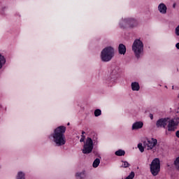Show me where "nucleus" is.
<instances>
[{
	"label": "nucleus",
	"instance_id": "393cba45",
	"mask_svg": "<svg viewBox=\"0 0 179 179\" xmlns=\"http://www.w3.org/2000/svg\"><path fill=\"white\" fill-rule=\"evenodd\" d=\"M175 34H176L177 36H179V24L175 29Z\"/></svg>",
	"mask_w": 179,
	"mask_h": 179
},
{
	"label": "nucleus",
	"instance_id": "f257e3e1",
	"mask_svg": "<svg viewBox=\"0 0 179 179\" xmlns=\"http://www.w3.org/2000/svg\"><path fill=\"white\" fill-rule=\"evenodd\" d=\"M66 127L64 125L59 126L53 129V131L48 136V139L52 142L57 148H61L66 144Z\"/></svg>",
	"mask_w": 179,
	"mask_h": 179
},
{
	"label": "nucleus",
	"instance_id": "39448f33",
	"mask_svg": "<svg viewBox=\"0 0 179 179\" xmlns=\"http://www.w3.org/2000/svg\"><path fill=\"white\" fill-rule=\"evenodd\" d=\"M120 68L113 67L110 71L109 76L106 80V83L111 86L115 83L120 76Z\"/></svg>",
	"mask_w": 179,
	"mask_h": 179
},
{
	"label": "nucleus",
	"instance_id": "ddd939ff",
	"mask_svg": "<svg viewBox=\"0 0 179 179\" xmlns=\"http://www.w3.org/2000/svg\"><path fill=\"white\" fill-rule=\"evenodd\" d=\"M143 128V122L137 121L133 123L131 126L132 131H138V129H141Z\"/></svg>",
	"mask_w": 179,
	"mask_h": 179
},
{
	"label": "nucleus",
	"instance_id": "c85d7f7f",
	"mask_svg": "<svg viewBox=\"0 0 179 179\" xmlns=\"http://www.w3.org/2000/svg\"><path fill=\"white\" fill-rule=\"evenodd\" d=\"M83 135H85V131H82V136H83Z\"/></svg>",
	"mask_w": 179,
	"mask_h": 179
},
{
	"label": "nucleus",
	"instance_id": "473e14b6",
	"mask_svg": "<svg viewBox=\"0 0 179 179\" xmlns=\"http://www.w3.org/2000/svg\"><path fill=\"white\" fill-rule=\"evenodd\" d=\"M67 125H69V123H68Z\"/></svg>",
	"mask_w": 179,
	"mask_h": 179
},
{
	"label": "nucleus",
	"instance_id": "423d86ee",
	"mask_svg": "<svg viewBox=\"0 0 179 179\" xmlns=\"http://www.w3.org/2000/svg\"><path fill=\"white\" fill-rule=\"evenodd\" d=\"M143 145L147 150H152L154 153L157 152V139L155 138H145Z\"/></svg>",
	"mask_w": 179,
	"mask_h": 179
},
{
	"label": "nucleus",
	"instance_id": "6ab92c4d",
	"mask_svg": "<svg viewBox=\"0 0 179 179\" xmlns=\"http://www.w3.org/2000/svg\"><path fill=\"white\" fill-rule=\"evenodd\" d=\"M100 164V159L96 158L94 159L93 164H92V167H94V169H97V167H99Z\"/></svg>",
	"mask_w": 179,
	"mask_h": 179
},
{
	"label": "nucleus",
	"instance_id": "4be33fe9",
	"mask_svg": "<svg viewBox=\"0 0 179 179\" xmlns=\"http://www.w3.org/2000/svg\"><path fill=\"white\" fill-rule=\"evenodd\" d=\"M94 115L95 117H100V115H101V110L96 109L94 112Z\"/></svg>",
	"mask_w": 179,
	"mask_h": 179
},
{
	"label": "nucleus",
	"instance_id": "20e7f679",
	"mask_svg": "<svg viewBox=\"0 0 179 179\" xmlns=\"http://www.w3.org/2000/svg\"><path fill=\"white\" fill-rule=\"evenodd\" d=\"M143 41L141 38L135 39L132 44L131 50L137 59H139L143 55Z\"/></svg>",
	"mask_w": 179,
	"mask_h": 179
},
{
	"label": "nucleus",
	"instance_id": "c756f323",
	"mask_svg": "<svg viewBox=\"0 0 179 179\" xmlns=\"http://www.w3.org/2000/svg\"><path fill=\"white\" fill-rule=\"evenodd\" d=\"M176 113H179V108L176 110Z\"/></svg>",
	"mask_w": 179,
	"mask_h": 179
},
{
	"label": "nucleus",
	"instance_id": "f8f14e48",
	"mask_svg": "<svg viewBox=\"0 0 179 179\" xmlns=\"http://www.w3.org/2000/svg\"><path fill=\"white\" fill-rule=\"evenodd\" d=\"M168 123L169 118H162L157 121L156 125L157 128H166Z\"/></svg>",
	"mask_w": 179,
	"mask_h": 179
},
{
	"label": "nucleus",
	"instance_id": "9d476101",
	"mask_svg": "<svg viewBox=\"0 0 179 179\" xmlns=\"http://www.w3.org/2000/svg\"><path fill=\"white\" fill-rule=\"evenodd\" d=\"M138 20L134 17H128V29H135L138 27Z\"/></svg>",
	"mask_w": 179,
	"mask_h": 179
},
{
	"label": "nucleus",
	"instance_id": "2eb2a0df",
	"mask_svg": "<svg viewBox=\"0 0 179 179\" xmlns=\"http://www.w3.org/2000/svg\"><path fill=\"white\" fill-rule=\"evenodd\" d=\"M118 52L120 55H125L127 53V46L122 43L119 44Z\"/></svg>",
	"mask_w": 179,
	"mask_h": 179
},
{
	"label": "nucleus",
	"instance_id": "f03ea898",
	"mask_svg": "<svg viewBox=\"0 0 179 179\" xmlns=\"http://www.w3.org/2000/svg\"><path fill=\"white\" fill-rule=\"evenodd\" d=\"M85 136H81L80 142H84L82 152L84 155H90L93 152L94 145H99V137L94 134L93 137H87L85 141Z\"/></svg>",
	"mask_w": 179,
	"mask_h": 179
},
{
	"label": "nucleus",
	"instance_id": "cd10ccee",
	"mask_svg": "<svg viewBox=\"0 0 179 179\" xmlns=\"http://www.w3.org/2000/svg\"><path fill=\"white\" fill-rule=\"evenodd\" d=\"M151 120H153V115H150Z\"/></svg>",
	"mask_w": 179,
	"mask_h": 179
},
{
	"label": "nucleus",
	"instance_id": "9b49d317",
	"mask_svg": "<svg viewBox=\"0 0 179 179\" xmlns=\"http://www.w3.org/2000/svg\"><path fill=\"white\" fill-rule=\"evenodd\" d=\"M6 56L0 52V71L5 69L6 66Z\"/></svg>",
	"mask_w": 179,
	"mask_h": 179
},
{
	"label": "nucleus",
	"instance_id": "0eeeda50",
	"mask_svg": "<svg viewBox=\"0 0 179 179\" xmlns=\"http://www.w3.org/2000/svg\"><path fill=\"white\" fill-rule=\"evenodd\" d=\"M150 167L152 176H157L160 171V159H159V158L154 159L152 161Z\"/></svg>",
	"mask_w": 179,
	"mask_h": 179
},
{
	"label": "nucleus",
	"instance_id": "6e6552de",
	"mask_svg": "<svg viewBox=\"0 0 179 179\" xmlns=\"http://www.w3.org/2000/svg\"><path fill=\"white\" fill-rule=\"evenodd\" d=\"M167 124H168V131H169V132H173L176 131L179 124V117H176L171 120L169 119Z\"/></svg>",
	"mask_w": 179,
	"mask_h": 179
},
{
	"label": "nucleus",
	"instance_id": "a211bd4d",
	"mask_svg": "<svg viewBox=\"0 0 179 179\" xmlns=\"http://www.w3.org/2000/svg\"><path fill=\"white\" fill-rule=\"evenodd\" d=\"M115 156H125V150H118L117 151H115Z\"/></svg>",
	"mask_w": 179,
	"mask_h": 179
},
{
	"label": "nucleus",
	"instance_id": "5701e85b",
	"mask_svg": "<svg viewBox=\"0 0 179 179\" xmlns=\"http://www.w3.org/2000/svg\"><path fill=\"white\" fill-rule=\"evenodd\" d=\"M174 164L177 170H179V157H178L174 161Z\"/></svg>",
	"mask_w": 179,
	"mask_h": 179
},
{
	"label": "nucleus",
	"instance_id": "b1692460",
	"mask_svg": "<svg viewBox=\"0 0 179 179\" xmlns=\"http://www.w3.org/2000/svg\"><path fill=\"white\" fill-rule=\"evenodd\" d=\"M76 177H79L80 178H83V177H85V172L77 173Z\"/></svg>",
	"mask_w": 179,
	"mask_h": 179
},
{
	"label": "nucleus",
	"instance_id": "412c9836",
	"mask_svg": "<svg viewBox=\"0 0 179 179\" xmlns=\"http://www.w3.org/2000/svg\"><path fill=\"white\" fill-rule=\"evenodd\" d=\"M138 148L139 149V150L141 153H143V152H145V146L143 145V144H142L141 143H138Z\"/></svg>",
	"mask_w": 179,
	"mask_h": 179
},
{
	"label": "nucleus",
	"instance_id": "72a5a7b5",
	"mask_svg": "<svg viewBox=\"0 0 179 179\" xmlns=\"http://www.w3.org/2000/svg\"><path fill=\"white\" fill-rule=\"evenodd\" d=\"M0 169H1V166H0Z\"/></svg>",
	"mask_w": 179,
	"mask_h": 179
},
{
	"label": "nucleus",
	"instance_id": "a878e982",
	"mask_svg": "<svg viewBox=\"0 0 179 179\" xmlns=\"http://www.w3.org/2000/svg\"><path fill=\"white\" fill-rule=\"evenodd\" d=\"M177 138H179V130L176 132Z\"/></svg>",
	"mask_w": 179,
	"mask_h": 179
},
{
	"label": "nucleus",
	"instance_id": "7c9ffc66",
	"mask_svg": "<svg viewBox=\"0 0 179 179\" xmlns=\"http://www.w3.org/2000/svg\"><path fill=\"white\" fill-rule=\"evenodd\" d=\"M173 8H176V4H173Z\"/></svg>",
	"mask_w": 179,
	"mask_h": 179
},
{
	"label": "nucleus",
	"instance_id": "7ed1b4c3",
	"mask_svg": "<svg viewBox=\"0 0 179 179\" xmlns=\"http://www.w3.org/2000/svg\"><path fill=\"white\" fill-rule=\"evenodd\" d=\"M115 55V49L113 46H106L101 52L102 62H110Z\"/></svg>",
	"mask_w": 179,
	"mask_h": 179
},
{
	"label": "nucleus",
	"instance_id": "f3484780",
	"mask_svg": "<svg viewBox=\"0 0 179 179\" xmlns=\"http://www.w3.org/2000/svg\"><path fill=\"white\" fill-rule=\"evenodd\" d=\"M15 179H26V172L18 171L15 176Z\"/></svg>",
	"mask_w": 179,
	"mask_h": 179
},
{
	"label": "nucleus",
	"instance_id": "2f4dec72",
	"mask_svg": "<svg viewBox=\"0 0 179 179\" xmlns=\"http://www.w3.org/2000/svg\"><path fill=\"white\" fill-rule=\"evenodd\" d=\"M0 108H2V105H0Z\"/></svg>",
	"mask_w": 179,
	"mask_h": 179
},
{
	"label": "nucleus",
	"instance_id": "4468645a",
	"mask_svg": "<svg viewBox=\"0 0 179 179\" xmlns=\"http://www.w3.org/2000/svg\"><path fill=\"white\" fill-rule=\"evenodd\" d=\"M158 10L162 15H166L167 13V6L164 3H161L158 6Z\"/></svg>",
	"mask_w": 179,
	"mask_h": 179
},
{
	"label": "nucleus",
	"instance_id": "bb28decb",
	"mask_svg": "<svg viewBox=\"0 0 179 179\" xmlns=\"http://www.w3.org/2000/svg\"><path fill=\"white\" fill-rule=\"evenodd\" d=\"M176 47L178 50H179V43H176Z\"/></svg>",
	"mask_w": 179,
	"mask_h": 179
},
{
	"label": "nucleus",
	"instance_id": "dca6fc26",
	"mask_svg": "<svg viewBox=\"0 0 179 179\" xmlns=\"http://www.w3.org/2000/svg\"><path fill=\"white\" fill-rule=\"evenodd\" d=\"M131 87L133 92H139V90H141V85H139V83L136 81L131 83Z\"/></svg>",
	"mask_w": 179,
	"mask_h": 179
},
{
	"label": "nucleus",
	"instance_id": "aec40b11",
	"mask_svg": "<svg viewBox=\"0 0 179 179\" xmlns=\"http://www.w3.org/2000/svg\"><path fill=\"white\" fill-rule=\"evenodd\" d=\"M122 164L121 167H123L124 169H127V167H129V166H131V164L127 161H122Z\"/></svg>",
	"mask_w": 179,
	"mask_h": 179
},
{
	"label": "nucleus",
	"instance_id": "1a4fd4ad",
	"mask_svg": "<svg viewBox=\"0 0 179 179\" xmlns=\"http://www.w3.org/2000/svg\"><path fill=\"white\" fill-rule=\"evenodd\" d=\"M118 26L122 30L128 29V17H122L118 22Z\"/></svg>",
	"mask_w": 179,
	"mask_h": 179
}]
</instances>
